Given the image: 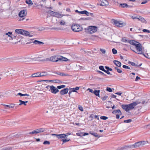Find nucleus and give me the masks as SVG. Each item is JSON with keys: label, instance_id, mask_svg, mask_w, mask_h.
Listing matches in <instances>:
<instances>
[{"label": "nucleus", "instance_id": "nucleus-33", "mask_svg": "<svg viewBox=\"0 0 150 150\" xmlns=\"http://www.w3.org/2000/svg\"><path fill=\"white\" fill-rule=\"evenodd\" d=\"M79 88L78 87H76L75 88H73L70 89H72V91L74 92H77L76 90H79Z\"/></svg>", "mask_w": 150, "mask_h": 150}, {"label": "nucleus", "instance_id": "nucleus-28", "mask_svg": "<svg viewBox=\"0 0 150 150\" xmlns=\"http://www.w3.org/2000/svg\"><path fill=\"white\" fill-rule=\"evenodd\" d=\"M79 13L82 14H85L87 16H89V13L86 10L80 11L79 12Z\"/></svg>", "mask_w": 150, "mask_h": 150}, {"label": "nucleus", "instance_id": "nucleus-61", "mask_svg": "<svg viewBox=\"0 0 150 150\" xmlns=\"http://www.w3.org/2000/svg\"><path fill=\"white\" fill-rule=\"evenodd\" d=\"M120 115L119 114H118L116 115V118L117 119H119L120 118V115Z\"/></svg>", "mask_w": 150, "mask_h": 150}, {"label": "nucleus", "instance_id": "nucleus-59", "mask_svg": "<svg viewBox=\"0 0 150 150\" xmlns=\"http://www.w3.org/2000/svg\"><path fill=\"white\" fill-rule=\"evenodd\" d=\"M40 6L42 7H44V5H43V4H40L39 5H37L36 6Z\"/></svg>", "mask_w": 150, "mask_h": 150}, {"label": "nucleus", "instance_id": "nucleus-53", "mask_svg": "<svg viewBox=\"0 0 150 150\" xmlns=\"http://www.w3.org/2000/svg\"><path fill=\"white\" fill-rule=\"evenodd\" d=\"M104 72L108 74H110V75H112L111 74H110V72L108 70H105L104 71Z\"/></svg>", "mask_w": 150, "mask_h": 150}, {"label": "nucleus", "instance_id": "nucleus-22", "mask_svg": "<svg viewBox=\"0 0 150 150\" xmlns=\"http://www.w3.org/2000/svg\"><path fill=\"white\" fill-rule=\"evenodd\" d=\"M64 16V15H62L58 13L55 12V13L54 15V16L58 18H61Z\"/></svg>", "mask_w": 150, "mask_h": 150}, {"label": "nucleus", "instance_id": "nucleus-20", "mask_svg": "<svg viewBox=\"0 0 150 150\" xmlns=\"http://www.w3.org/2000/svg\"><path fill=\"white\" fill-rule=\"evenodd\" d=\"M137 19L139 20L142 23H147L145 19L141 16H139V17H137Z\"/></svg>", "mask_w": 150, "mask_h": 150}, {"label": "nucleus", "instance_id": "nucleus-12", "mask_svg": "<svg viewBox=\"0 0 150 150\" xmlns=\"http://www.w3.org/2000/svg\"><path fill=\"white\" fill-rule=\"evenodd\" d=\"M113 23L116 26L119 27H122L123 25V23H121L117 21L116 20H113Z\"/></svg>", "mask_w": 150, "mask_h": 150}, {"label": "nucleus", "instance_id": "nucleus-31", "mask_svg": "<svg viewBox=\"0 0 150 150\" xmlns=\"http://www.w3.org/2000/svg\"><path fill=\"white\" fill-rule=\"evenodd\" d=\"M130 64L132 65L133 66H135V67H139L141 66L142 65V64H141L139 65H137V64L135 63H134L133 62H130Z\"/></svg>", "mask_w": 150, "mask_h": 150}, {"label": "nucleus", "instance_id": "nucleus-23", "mask_svg": "<svg viewBox=\"0 0 150 150\" xmlns=\"http://www.w3.org/2000/svg\"><path fill=\"white\" fill-rule=\"evenodd\" d=\"M113 63L118 67H120L121 66V63L118 61L114 60Z\"/></svg>", "mask_w": 150, "mask_h": 150}, {"label": "nucleus", "instance_id": "nucleus-15", "mask_svg": "<svg viewBox=\"0 0 150 150\" xmlns=\"http://www.w3.org/2000/svg\"><path fill=\"white\" fill-rule=\"evenodd\" d=\"M2 105H4L5 108H4L6 109H10V108H14V107L15 106V105L13 103H11L10 104V105H6L5 104H2Z\"/></svg>", "mask_w": 150, "mask_h": 150}, {"label": "nucleus", "instance_id": "nucleus-2", "mask_svg": "<svg viewBox=\"0 0 150 150\" xmlns=\"http://www.w3.org/2000/svg\"><path fill=\"white\" fill-rule=\"evenodd\" d=\"M67 61L68 60L67 58L60 56L57 57L56 55H54L51 57L50 58H47L45 59L46 61H50L53 62H57L58 61Z\"/></svg>", "mask_w": 150, "mask_h": 150}, {"label": "nucleus", "instance_id": "nucleus-62", "mask_svg": "<svg viewBox=\"0 0 150 150\" xmlns=\"http://www.w3.org/2000/svg\"><path fill=\"white\" fill-rule=\"evenodd\" d=\"M94 118L95 119H97L98 120H99V117L98 115H95Z\"/></svg>", "mask_w": 150, "mask_h": 150}, {"label": "nucleus", "instance_id": "nucleus-43", "mask_svg": "<svg viewBox=\"0 0 150 150\" xmlns=\"http://www.w3.org/2000/svg\"><path fill=\"white\" fill-rule=\"evenodd\" d=\"M132 120L131 119H128L127 120H125L124 121V122L126 123H129L132 122Z\"/></svg>", "mask_w": 150, "mask_h": 150}, {"label": "nucleus", "instance_id": "nucleus-41", "mask_svg": "<svg viewBox=\"0 0 150 150\" xmlns=\"http://www.w3.org/2000/svg\"><path fill=\"white\" fill-rule=\"evenodd\" d=\"M100 118L101 119L103 120H106L108 118V117L105 116H101L100 117Z\"/></svg>", "mask_w": 150, "mask_h": 150}, {"label": "nucleus", "instance_id": "nucleus-64", "mask_svg": "<svg viewBox=\"0 0 150 150\" xmlns=\"http://www.w3.org/2000/svg\"><path fill=\"white\" fill-rule=\"evenodd\" d=\"M116 96H117L113 94H112V96H111L112 98H116Z\"/></svg>", "mask_w": 150, "mask_h": 150}, {"label": "nucleus", "instance_id": "nucleus-42", "mask_svg": "<svg viewBox=\"0 0 150 150\" xmlns=\"http://www.w3.org/2000/svg\"><path fill=\"white\" fill-rule=\"evenodd\" d=\"M100 50L103 54H105L106 52V50L104 49L100 48Z\"/></svg>", "mask_w": 150, "mask_h": 150}, {"label": "nucleus", "instance_id": "nucleus-49", "mask_svg": "<svg viewBox=\"0 0 150 150\" xmlns=\"http://www.w3.org/2000/svg\"><path fill=\"white\" fill-rule=\"evenodd\" d=\"M122 67L124 68H125V69H130V68L129 67L127 66L126 65H123V66Z\"/></svg>", "mask_w": 150, "mask_h": 150}, {"label": "nucleus", "instance_id": "nucleus-29", "mask_svg": "<svg viewBox=\"0 0 150 150\" xmlns=\"http://www.w3.org/2000/svg\"><path fill=\"white\" fill-rule=\"evenodd\" d=\"M100 92V90H95L94 91L93 93H94L96 96H98L99 97V95Z\"/></svg>", "mask_w": 150, "mask_h": 150}, {"label": "nucleus", "instance_id": "nucleus-51", "mask_svg": "<svg viewBox=\"0 0 150 150\" xmlns=\"http://www.w3.org/2000/svg\"><path fill=\"white\" fill-rule=\"evenodd\" d=\"M108 96H104V97H103L101 98L103 100H105L108 98Z\"/></svg>", "mask_w": 150, "mask_h": 150}, {"label": "nucleus", "instance_id": "nucleus-19", "mask_svg": "<svg viewBox=\"0 0 150 150\" xmlns=\"http://www.w3.org/2000/svg\"><path fill=\"white\" fill-rule=\"evenodd\" d=\"M91 134L94 136L95 137H100L102 136L101 135L98 134L97 133L95 132H90Z\"/></svg>", "mask_w": 150, "mask_h": 150}, {"label": "nucleus", "instance_id": "nucleus-16", "mask_svg": "<svg viewBox=\"0 0 150 150\" xmlns=\"http://www.w3.org/2000/svg\"><path fill=\"white\" fill-rule=\"evenodd\" d=\"M27 12L26 11L22 10L19 13L18 15L21 18L25 16L27 14Z\"/></svg>", "mask_w": 150, "mask_h": 150}, {"label": "nucleus", "instance_id": "nucleus-10", "mask_svg": "<svg viewBox=\"0 0 150 150\" xmlns=\"http://www.w3.org/2000/svg\"><path fill=\"white\" fill-rule=\"evenodd\" d=\"M42 73L46 74V72L45 71H43L41 73L39 74V72H37L33 74H32L31 76L33 77H38L44 76L46 75V74H42Z\"/></svg>", "mask_w": 150, "mask_h": 150}, {"label": "nucleus", "instance_id": "nucleus-14", "mask_svg": "<svg viewBox=\"0 0 150 150\" xmlns=\"http://www.w3.org/2000/svg\"><path fill=\"white\" fill-rule=\"evenodd\" d=\"M99 2L101 3L99 5L101 6H107L108 5V2L106 0H99Z\"/></svg>", "mask_w": 150, "mask_h": 150}, {"label": "nucleus", "instance_id": "nucleus-55", "mask_svg": "<svg viewBox=\"0 0 150 150\" xmlns=\"http://www.w3.org/2000/svg\"><path fill=\"white\" fill-rule=\"evenodd\" d=\"M54 82H53L56 83H59L60 82V81L58 79L54 80Z\"/></svg>", "mask_w": 150, "mask_h": 150}, {"label": "nucleus", "instance_id": "nucleus-52", "mask_svg": "<svg viewBox=\"0 0 150 150\" xmlns=\"http://www.w3.org/2000/svg\"><path fill=\"white\" fill-rule=\"evenodd\" d=\"M39 132H30L29 133V134H38V133Z\"/></svg>", "mask_w": 150, "mask_h": 150}, {"label": "nucleus", "instance_id": "nucleus-47", "mask_svg": "<svg viewBox=\"0 0 150 150\" xmlns=\"http://www.w3.org/2000/svg\"><path fill=\"white\" fill-rule=\"evenodd\" d=\"M97 72L100 74L103 75V76H106V74H104L103 72H102L101 71H97Z\"/></svg>", "mask_w": 150, "mask_h": 150}, {"label": "nucleus", "instance_id": "nucleus-45", "mask_svg": "<svg viewBox=\"0 0 150 150\" xmlns=\"http://www.w3.org/2000/svg\"><path fill=\"white\" fill-rule=\"evenodd\" d=\"M106 90L107 91L110 92H112V89H111V88L108 87L107 88Z\"/></svg>", "mask_w": 150, "mask_h": 150}, {"label": "nucleus", "instance_id": "nucleus-1", "mask_svg": "<svg viewBox=\"0 0 150 150\" xmlns=\"http://www.w3.org/2000/svg\"><path fill=\"white\" fill-rule=\"evenodd\" d=\"M121 41L124 42H129L130 44L135 46L138 52H137L134 50H133L131 47H130V49L136 53L139 54H143L145 57L149 59V58L148 57L149 55L147 54H145L144 52L142 51V45L139 42L134 40H129L127 39L125 37L122 38Z\"/></svg>", "mask_w": 150, "mask_h": 150}, {"label": "nucleus", "instance_id": "nucleus-11", "mask_svg": "<svg viewBox=\"0 0 150 150\" xmlns=\"http://www.w3.org/2000/svg\"><path fill=\"white\" fill-rule=\"evenodd\" d=\"M49 91H50L52 93L55 94L59 91V90L53 86H50V89Z\"/></svg>", "mask_w": 150, "mask_h": 150}, {"label": "nucleus", "instance_id": "nucleus-32", "mask_svg": "<svg viewBox=\"0 0 150 150\" xmlns=\"http://www.w3.org/2000/svg\"><path fill=\"white\" fill-rule=\"evenodd\" d=\"M46 130L45 129H44V128H40V129H35V130H34L33 131H34V132H35V131H39V132H40V131H46Z\"/></svg>", "mask_w": 150, "mask_h": 150}, {"label": "nucleus", "instance_id": "nucleus-56", "mask_svg": "<svg viewBox=\"0 0 150 150\" xmlns=\"http://www.w3.org/2000/svg\"><path fill=\"white\" fill-rule=\"evenodd\" d=\"M87 90L89 91L91 93H93V90L91 89H90V88H88V89Z\"/></svg>", "mask_w": 150, "mask_h": 150}, {"label": "nucleus", "instance_id": "nucleus-27", "mask_svg": "<svg viewBox=\"0 0 150 150\" xmlns=\"http://www.w3.org/2000/svg\"><path fill=\"white\" fill-rule=\"evenodd\" d=\"M33 43L35 44H43L44 43L42 42H40L37 40H34Z\"/></svg>", "mask_w": 150, "mask_h": 150}, {"label": "nucleus", "instance_id": "nucleus-6", "mask_svg": "<svg viewBox=\"0 0 150 150\" xmlns=\"http://www.w3.org/2000/svg\"><path fill=\"white\" fill-rule=\"evenodd\" d=\"M85 31L86 32L92 34L96 32L98 29L97 27L94 26H90L87 28H85Z\"/></svg>", "mask_w": 150, "mask_h": 150}, {"label": "nucleus", "instance_id": "nucleus-30", "mask_svg": "<svg viewBox=\"0 0 150 150\" xmlns=\"http://www.w3.org/2000/svg\"><path fill=\"white\" fill-rule=\"evenodd\" d=\"M21 36L19 35H13V39H16L17 40H18V39L20 38Z\"/></svg>", "mask_w": 150, "mask_h": 150}, {"label": "nucleus", "instance_id": "nucleus-38", "mask_svg": "<svg viewBox=\"0 0 150 150\" xmlns=\"http://www.w3.org/2000/svg\"><path fill=\"white\" fill-rule=\"evenodd\" d=\"M18 95H19L21 96H29V94H23L21 93H18Z\"/></svg>", "mask_w": 150, "mask_h": 150}, {"label": "nucleus", "instance_id": "nucleus-40", "mask_svg": "<svg viewBox=\"0 0 150 150\" xmlns=\"http://www.w3.org/2000/svg\"><path fill=\"white\" fill-rule=\"evenodd\" d=\"M99 69L100 70L104 71L105 69H104V67L103 66H100L99 67Z\"/></svg>", "mask_w": 150, "mask_h": 150}, {"label": "nucleus", "instance_id": "nucleus-50", "mask_svg": "<svg viewBox=\"0 0 150 150\" xmlns=\"http://www.w3.org/2000/svg\"><path fill=\"white\" fill-rule=\"evenodd\" d=\"M143 31L144 32H147L150 33V31L147 29H144L143 30Z\"/></svg>", "mask_w": 150, "mask_h": 150}, {"label": "nucleus", "instance_id": "nucleus-7", "mask_svg": "<svg viewBox=\"0 0 150 150\" xmlns=\"http://www.w3.org/2000/svg\"><path fill=\"white\" fill-rule=\"evenodd\" d=\"M4 40H6L8 42L9 41L13 40V37L12 32H8L3 35Z\"/></svg>", "mask_w": 150, "mask_h": 150}, {"label": "nucleus", "instance_id": "nucleus-21", "mask_svg": "<svg viewBox=\"0 0 150 150\" xmlns=\"http://www.w3.org/2000/svg\"><path fill=\"white\" fill-rule=\"evenodd\" d=\"M112 113L114 114H116L117 113L119 114L120 115H122V114L120 110L119 109L114 110L112 112Z\"/></svg>", "mask_w": 150, "mask_h": 150}, {"label": "nucleus", "instance_id": "nucleus-58", "mask_svg": "<svg viewBox=\"0 0 150 150\" xmlns=\"http://www.w3.org/2000/svg\"><path fill=\"white\" fill-rule=\"evenodd\" d=\"M140 78L138 76H137L136 77V78L135 79V81H138L140 79Z\"/></svg>", "mask_w": 150, "mask_h": 150}, {"label": "nucleus", "instance_id": "nucleus-8", "mask_svg": "<svg viewBox=\"0 0 150 150\" xmlns=\"http://www.w3.org/2000/svg\"><path fill=\"white\" fill-rule=\"evenodd\" d=\"M148 143L146 141H140L136 142L134 144H132L133 148H137L140 147H142L144 145Z\"/></svg>", "mask_w": 150, "mask_h": 150}, {"label": "nucleus", "instance_id": "nucleus-60", "mask_svg": "<svg viewBox=\"0 0 150 150\" xmlns=\"http://www.w3.org/2000/svg\"><path fill=\"white\" fill-rule=\"evenodd\" d=\"M117 71L118 73H121L122 72V71L119 69H117Z\"/></svg>", "mask_w": 150, "mask_h": 150}, {"label": "nucleus", "instance_id": "nucleus-5", "mask_svg": "<svg viewBox=\"0 0 150 150\" xmlns=\"http://www.w3.org/2000/svg\"><path fill=\"white\" fill-rule=\"evenodd\" d=\"M15 32L16 33L21 34L25 36H29V37H32L33 36V35L30 34L29 32L22 29H16L15 30Z\"/></svg>", "mask_w": 150, "mask_h": 150}, {"label": "nucleus", "instance_id": "nucleus-63", "mask_svg": "<svg viewBox=\"0 0 150 150\" xmlns=\"http://www.w3.org/2000/svg\"><path fill=\"white\" fill-rule=\"evenodd\" d=\"M51 30H58V28H52L50 29Z\"/></svg>", "mask_w": 150, "mask_h": 150}, {"label": "nucleus", "instance_id": "nucleus-37", "mask_svg": "<svg viewBox=\"0 0 150 150\" xmlns=\"http://www.w3.org/2000/svg\"><path fill=\"white\" fill-rule=\"evenodd\" d=\"M58 74L61 76H69V75L67 74H66L63 73L59 72V73L57 74Z\"/></svg>", "mask_w": 150, "mask_h": 150}, {"label": "nucleus", "instance_id": "nucleus-26", "mask_svg": "<svg viewBox=\"0 0 150 150\" xmlns=\"http://www.w3.org/2000/svg\"><path fill=\"white\" fill-rule=\"evenodd\" d=\"M40 57L32 58V61H36L38 62H40L41 61H45V59H40Z\"/></svg>", "mask_w": 150, "mask_h": 150}, {"label": "nucleus", "instance_id": "nucleus-46", "mask_svg": "<svg viewBox=\"0 0 150 150\" xmlns=\"http://www.w3.org/2000/svg\"><path fill=\"white\" fill-rule=\"evenodd\" d=\"M65 22L63 20H61L60 22V24L61 25H64L65 24Z\"/></svg>", "mask_w": 150, "mask_h": 150}, {"label": "nucleus", "instance_id": "nucleus-57", "mask_svg": "<svg viewBox=\"0 0 150 150\" xmlns=\"http://www.w3.org/2000/svg\"><path fill=\"white\" fill-rule=\"evenodd\" d=\"M122 92H119L116 93L115 94H117V95L120 96V95H121L122 94Z\"/></svg>", "mask_w": 150, "mask_h": 150}, {"label": "nucleus", "instance_id": "nucleus-44", "mask_svg": "<svg viewBox=\"0 0 150 150\" xmlns=\"http://www.w3.org/2000/svg\"><path fill=\"white\" fill-rule=\"evenodd\" d=\"M149 1L148 0H144L141 3V4H146L147 3H148Z\"/></svg>", "mask_w": 150, "mask_h": 150}, {"label": "nucleus", "instance_id": "nucleus-17", "mask_svg": "<svg viewBox=\"0 0 150 150\" xmlns=\"http://www.w3.org/2000/svg\"><path fill=\"white\" fill-rule=\"evenodd\" d=\"M68 90L69 89L67 88L64 89L60 91V93L61 95H64L68 93Z\"/></svg>", "mask_w": 150, "mask_h": 150}, {"label": "nucleus", "instance_id": "nucleus-48", "mask_svg": "<svg viewBox=\"0 0 150 150\" xmlns=\"http://www.w3.org/2000/svg\"><path fill=\"white\" fill-rule=\"evenodd\" d=\"M43 143L44 144H49L50 142L49 141H45Z\"/></svg>", "mask_w": 150, "mask_h": 150}, {"label": "nucleus", "instance_id": "nucleus-3", "mask_svg": "<svg viewBox=\"0 0 150 150\" xmlns=\"http://www.w3.org/2000/svg\"><path fill=\"white\" fill-rule=\"evenodd\" d=\"M140 103V102L136 101L128 105H122L121 106L123 109L126 112H128L130 110L134 108L135 106Z\"/></svg>", "mask_w": 150, "mask_h": 150}, {"label": "nucleus", "instance_id": "nucleus-25", "mask_svg": "<svg viewBox=\"0 0 150 150\" xmlns=\"http://www.w3.org/2000/svg\"><path fill=\"white\" fill-rule=\"evenodd\" d=\"M76 134L80 136H85L86 135H87L88 134V133H82L81 132H80L79 133H76Z\"/></svg>", "mask_w": 150, "mask_h": 150}, {"label": "nucleus", "instance_id": "nucleus-54", "mask_svg": "<svg viewBox=\"0 0 150 150\" xmlns=\"http://www.w3.org/2000/svg\"><path fill=\"white\" fill-rule=\"evenodd\" d=\"M79 110H80L81 111H83V109L82 107L81 106H79Z\"/></svg>", "mask_w": 150, "mask_h": 150}, {"label": "nucleus", "instance_id": "nucleus-36", "mask_svg": "<svg viewBox=\"0 0 150 150\" xmlns=\"http://www.w3.org/2000/svg\"><path fill=\"white\" fill-rule=\"evenodd\" d=\"M19 101L20 102V103L19 104V105H21L22 104H23L25 105H26V104L25 103V101H23L20 100H19Z\"/></svg>", "mask_w": 150, "mask_h": 150}, {"label": "nucleus", "instance_id": "nucleus-13", "mask_svg": "<svg viewBox=\"0 0 150 150\" xmlns=\"http://www.w3.org/2000/svg\"><path fill=\"white\" fill-rule=\"evenodd\" d=\"M133 148L132 145H126L125 146L120 148V150H126L132 149Z\"/></svg>", "mask_w": 150, "mask_h": 150}, {"label": "nucleus", "instance_id": "nucleus-18", "mask_svg": "<svg viewBox=\"0 0 150 150\" xmlns=\"http://www.w3.org/2000/svg\"><path fill=\"white\" fill-rule=\"evenodd\" d=\"M120 6L123 8H128V7H132V6H129L127 5L126 3L120 4Z\"/></svg>", "mask_w": 150, "mask_h": 150}, {"label": "nucleus", "instance_id": "nucleus-9", "mask_svg": "<svg viewBox=\"0 0 150 150\" xmlns=\"http://www.w3.org/2000/svg\"><path fill=\"white\" fill-rule=\"evenodd\" d=\"M71 28L72 30L75 32H79L82 29V28L77 24H74L72 25Z\"/></svg>", "mask_w": 150, "mask_h": 150}, {"label": "nucleus", "instance_id": "nucleus-39", "mask_svg": "<svg viewBox=\"0 0 150 150\" xmlns=\"http://www.w3.org/2000/svg\"><path fill=\"white\" fill-rule=\"evenodd\" d=\"M112 52L113 54H116L117 53V50H115L114 48H113L112 50Z\"/></svg>", "mask_w": 150, "mask_h": 150}, {"label": "nucleus", "instance_id": "nucleus-34", "mask_svg": "<svg viewBox=\"0 0 150 150\" xmlns=\"http://www.w3.org/2000/svg\"><path fill=\"white\" fill-rule=\"evenodd\" d=\"M47 13L50 14L51 15L53 16H54L55 13V12H54L52 11H48Z\"/></svg>", "mask_w": 150, "mask_h": 150}, {"label": "nucleus", "instance_id": "nucleus-4", "mask_svg": "<svg viewBox=\"0 0 150 150\" xmlns=\"http://www.w3.org/2000/svg\"><path fill=\"white\" fill-rule=\"evenodd\" d=\"M70 134V133H68L67 134H54L53 135L56 136L58 139H61V141L63 142V143H64L68 142L70 140V139L68 137V136Z\"/></svg>", "mask_w": 150, "mask_h": 150}, {"label": "nucleus", "instance_id": "nucleus-35", "mask_svg": "<svg viewBox=\"0 0 150 150\" xmlns=\"http://www.w3.org/2000/svg\"><path fill=\"white\" fill-rule=\"evenodd\" d=\"M25 2L28 4H31V5L33 4V3H32V1L31 0H26Z\"/></svg>", "mask_w": 150, "mask_h": 150}, {"label": "nucleus", "instance_id": "nucleus-24", "mask_svg": "<svg viewBox=\"0 0 150 150\" xmlns=\"http://www.w3.org/2000/svg\"><path fill=\"white\" fill-rule=\"evenodd\" d=\"M23 61L25 62H31L32 61V58H24Z\"/></svg>", "mask_w": 150, "mask_h": 150}]
</instances>
